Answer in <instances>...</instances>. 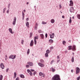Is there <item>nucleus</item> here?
Returning <instances> with one entry per match:
<instances>
[{"label":"nucleus","instance_id":"23","mask_svg":"<svg viewBox=\"0 0 80 80\" xmlns=\"http://www.w3.org/2000/svg\"><path fill=\"white\" fill-rule=\"evenodd\" d=\"M14 78H16V77H17V73L16 72L14 73Z\"/></svg>","mask_w":80,"mask_h":80},{"label":"nucleus","instance_id":"54","mask_svg":"<svg viewBox=\"0 0 80 80\" xmlns=\"http://www.w3.org/2000/svg\"><path fill=\"white\" fill-rule=\"evenodd\" d=\"M62 18H65V17L64 16H62Z\"/></svg>","mask_w":80,"mask_h":80},{"label":"nucleus","instance_id":"64","mask_svg":"<svg viewBox=\"0 0 80 80\" xmlns=\"http://www.w3.org/2000/svg\"><path fill=\"white\" fill-rule=\"evenodd\" d=\"M10 5H8V6L10 7Z\"/></svg>","mask_w":80,"mask_h":80},{"label":"nucleus","instance_id":"11","mask_svg":"<svg viewBox=\"0 0 80 80\" xmlns=\"http://www.w3.org/2000/svg\"><path fill=\"white\" fill-rule=\"evenodd\" d=\"M50 36L51 38H53L55 35H54V33H52V35L50 34Z\"/></svg>","mask_w":80,"mask_h":80},{"label":"nucleus","instance_id":"38","mask_svg":"<svg viewBox=\"0 0 80 80\" xmlns=\"http://www.w3.org/2000/svg\"><path fill=\"white\" fill-rule=\"evenodd\" d=\"M26 68H28L29 67H30V65H26Z\"/></svg>","mask_w":80,"mask_h":80},{"label":"nucleus","instance_id":"49","mask_svg":"<svg viewBox=\"0 0 80 80\" xmlns=\"http://www.w3.org/2000/svg\"><path fill=\"white\" fill-rule=\"evenodd\" d=\"M50 49H53V47H52L50 48Z\"/></svg>","mask_w":80,"mask_h":80},{"label":"nucleus","instance_id":"7","mask_svg":"<svg viewBox=\"0 0 80 80\" xmlns=\"http://www.w3.org/2000/svg\"><path fill=\"white\" fill-rule=\"evenodd\" d=\"M0 66V67L2 69H4V68H5V67L3 65V63H1Z\"/></svg>","mask_w":80,"mask_h":80},{"label":"nucleus","instance_id":"14","mask_svg":"<svg viewBox=\"0 0 80 80\" xmlns=\"http://www.w3.org/2000/svg\"><path fill=\"white\" fill-rule=\"evenodd\" d=\"M73 8L71 7L70 8V12H73Z\"/></svg>","mask_w":80,"mask_h":80},{"label":"nucleus","instance_id":"15","mask_svg":"<svg viewBox=\"0 0 80 80\" xmlns=\"http://www.w3.org/2000/svg\"><path fill=\"white\" fill-rule=\"evenodd\" d=\"M26 25L28 27V28H29V22H27L26 23Z\"/></svg>","mask_w":80,"mask_h":80},{"label":"nucleus","instance_id":"10","mask_svg":"<svg viewBox=\"0 0 80 80\" xmlns=\"http://www.w3.org/2000/svg\"><path fill=\"white\" fill-rule=\"evenodd\" d=\"M38 64L39 66L41 67H43L44 66V65H43V64H42V63H41L40 62H39L38 63Z\"/></svg>","mask_w":80,"mask_h":80},{"label":"nucleus","instance_id":"35","mask_svg":"<svg viewBox=\"0 0 80 80\" xmlns=\"http://www.w3.org/2000/svg\"><path fill=\"white\" fill-rule=\"evenodd\" d=\"M22 17H25V14L23 12H22Z\"/></svg>","mask_w":80,"mask_h":80},{"label":"nucleus","instance_id":"42","mask_svg":"<svg viewBox=\"0 0 80 80\" xmlns=\"http://www.w3.org/2000/svg\"><path fill=\"white\" fill-rule=\"evenodd\" d=\"M30 35L31 37L32 36V33H30Z\"/></svg>","mask_w":80,"mask_h":80},{"label":"nucleus","instance_id":"22","mask_svg":"<svg viewBox=\"0 0 80 80\" xmlns=\"http://www.w3.org/2000/svg\"><path fill=\"white\" fill-rule=\"evenodd\" d=\"M41 37V38H44V36L43 35V34H41L40 35Z\"/></svg>","mask_w":80,"mask_h":80},{"label":"nucleus","instance_id":"40","mask_svg":"<svg viewBox=\"0 0 80 80\" xmlns=\"http://www.w3.org/2000/svg\"><path fill=\"white\" fill-rule=\"evenodd\" d=\"M6 9V8H4V9H3V13H5Z\"/></svg>","mask_w":80,"mask_h":80},{"label":"nucleus","instance_id":"33","mask_svg":"<svg viewBox=\"0 0 80 80\" xmlns=\"http://www.w3.org/2000/svg\"><path fill=\"white\" fill-rule=\"evenodd\" d=\"M40 62H41V63H43V62H44V61H43V59H41L40 60Z\"/></svg>","mask_w":80,"mask_h":80},{"label":"nucleus","instance_id":"62","mask_svg":"<svg viewBox=\"0 0 80 80\" xmlns=\"http://www.w3.org/2000/svg\"><path fill=\"white\" fill-rule=\"evenodd\" d=\"M29 3L28 2H27V5H28V4Z\"/></svg>","mask_w":80,"mask_h":80},{"label":"nucleus","instance_id":"48","mask_svg":"<svg viewBox=\"0 0 80 80\" xmlns=\"http://www.w3.org/2000/svg\"><path fill=\"white\" fill-rule=\"evenodd\" d=\"M57 58L58 59H59V58H60V57L59 56H57Z\"/></svg>","mask_w":80,"mask_h":80},{"label":"nucleus","instance_id":"52","mask_svg":"<svg viewBox=\"0 0 80 80\" xmlns=\"http://www.w3.org/2000/svg\"><path fill=\"white\" fill-rule=\"evenodd\" d=\"M28 20H29L28 18H27L26 19V20H27V21H28Z\"/></svg>","mask_w":80,"mask_h":80},{"label":"nucleus","instance_id":"59","mask_svg":"<svg viewBox=\"0 0 80 80\" xmlns=\"http://www.w3.org/2000/svg\"><path fill=\"white\" fill-rule=\"evenodd\" d=\"M6 58H7V55H6Z\"/></svg>","mask_w":80,"mask_h":80},{"label":"nucleus","instance_id":"4","mask_svg":"<svg viewBox=\"0 0 80 80\" xmlns=\"http://www.w3.org/2000/svg\"><path fill=\"white\" fill-rule=\"evenodd\" d=\"M39 75L41 77H45V75L43 73L40 72L39 73Z\"/></svg>","mask_w":80,"mask_h":80},{"label":"nucleus","instance_id":"37","mask_svg":"<svg viewBox=\"0 0 80 80\" xmlns=\"http://www.w3.org/2000/svg\"><path fill=\"white\" fill-rule=\"evenodd\" d=\"M80 76H79L78 77H77V80H80Z\"/></svg>","mask_w":80,"mask_h":80},{"label":"nucleus","instance_id":"45","mask_svg":"<svg viewBox=\"0 0 80 80\" xmlns=\"http://www.w3.org/2000/svg\"><path fill=\"white\" fill-rule=\"evenodd\" d=\"M59 7L60 8H62V5H61V4H59Z\"/></svg>","mask_w":80,"mask_h":80},{"label":"nucleus","instance_id":"9","mask_svg":"<svg viewBox=\"0 0 80 80\" xmlns=\"http://www.w3.org/2000/svg\"><path fill=\"white\" fill-rule=\"evenodd\" d=\"M70 4H69V6H70L71 7H73V1L72 0H71L70 1Z\"/></svg>","mask_w":80,"mask_h":80},{"label":"nucleus","instance_id":"57","mask_svg":"<svg viewBox=\"0 0 80 80\" xmlns=\"http://www.w3.org/2000/svg\"><path fill=\"white\" fill-rule=\"evenodd\" d=\"M69 42H71V40H70L69 41H68Z\"/></svg>","mask_w":80,"mask_h":80},{"label":"nucleus","instance_id":"46","mask_svg":"<svg viewBox=\"0 0 80 80\" xmlns=\"http://www.w3.org/2000/svg\"><path fill=\"white\" fill-rule=\"evenodd\" d=\"M37 26H35V30H37Z\"/></svg>","mask_w":80,"mask_h":80},{"label":"nucleus","instance_id":"31","mask_svg":"<svg viewBox=\"0 0 80 80\" xmlns=\"http://www.w3.org/2000/svg\"><path fill=\"white\" fill-rule=\"evenodd\" d=\"M55 62V60H52V61H51V65H52L53 64V62Z\"/></svg>","mask_w":80,"mask_h":80},{"label":"nucleus","instance_id":"18","mask_svg":"<svg viewBox=\"0 0 80 80\" xmlns=\"http://www.w3.org/2000/svg\"><path fill=\"white\" fill-rule=\"evenodd\" d=\"M20 77L21 78H25V76L23 74H21L20 75Z\"/></svg>","mask_w":80,"mask_h":80},{"label":"nucleus","instance_id":"13","mask_svg":"<svg viewBox=\"0 0 80 80\" xmlns=\"http://www.w3.org/2000/svg\"><path fill=\"white\" fill-rule=\"evenodd\" d=\"M33 40H32L31 43H30V46H31V47H32V46H33Z\"/></svg>","mask_w":80,"mask_h":80},{"label":"nucleus","instance_id":"19","mask_svg":"<svg viewBox=\"0 0 80 80\" xmlns=\"http://www.w3.org/2000/svg\"><path fill=\"white\" fill-rule=\"evenodd\" d=\"M51 22L52 23H53L55 22V20L53 19H51Z\"/></svg>","mask_w":80,"mask_h":80},{"label":"nucleus","instance_id":"30","mask_svg":"<svg viewBox=\"0 0 80 80\" xmlns=\"http://www.w3.org/2000/svg\"><path fill=\"white\" fill-rule=\"evenodd\" d=\"M49 42H50V43H53V40H52V39L49 40Z\"/></svg>","mask_w":80,"mask_h":80},{"label":"nucleus","instance_id":"41","mask_svg":"<svg viewBox=\"0 0 80 80\" xmlns=\"http://www.w3.org/2000/svg\"><path fill=\"white\" fill-rule=\"evenodd\" d=\"M34 42H35L34 44L35 45H36V44H37V41L36 40H34Z\"/></svg>","mask_w":80,"mask_h":80},{"label":"nucleus","instance_id":"25","mask_svg":"<svg viewBox=\"0 0 80 80\" xmlns=\"http://www.w3.org/2000/svg\"><path fill=\"white\" fill-rule=\"evenodd\" d=\"M77 17L78 19H80V15L79 14H78L77 15Z\"/></svg>","mask_w":80,"mask_h":80},{"label":"nucleus","instance_id":"47","mask_svg":"<svg viewBox=\"0 0 80 80\" xmlns=\"http://www.w3.org/2000/svg\"><path fill=\"white\" fill-rule=\"evenodd\" d=\"M7 13H9V10H8L7 11Z\"/></svg>","mask_w":80,"mask_h":80},{"label":"nucleus","instance_id":"27","mask_svg":"<svg viewBox=\"0 0 80 80\" xmlns=\"http://www.w3.org/2000/svg\"><path fill=\"white\" fill-rule=\"evenodd\" d=\"M62 44L63 45H65V44H66V42L65 41H62Z\"/></svg>","mask_w":80,"mask_h":80},{"label":"nucleus","instance_id":"32","mask_svg":"<svg viewBox=\"0 0 80 80\" xmlns=\"http://www.w3.org/2000/svg\"><path fill=\"white\" fill-rule=\"evenodd\" d=\"M29 53H30V49H28V50L27 51V53L28 54H29Z\"/></svg>","mask_w":80,"mask_h":80},{"label":"nucleus","instance_id":"51","mask_svg":"<svg viewBox=\"0 0 80 80\" xmlns=\"http://www.w3.org/2000/svg\"><path fill=\"white\" fill-rule=\"evenodd\" d=\"M31 71H32V72H34V70H33V69H31Z\"/></svg>","mask_w":80,"mask_h":80},{"label":"nucleus","instance_id":"43","mask_svg":"<svg viewBox=\"0 0 80 80\" xmlns=\"http://www.w3.org/2000/svg\"><path fill=\"white\" fill-rule=\"evenodd\" d=\"M19 80V78L18 77L16 79V80Z\"/></svg>","mask_w":80,"mask_h":80},{"label":"nucleus","instance_id":"26","mask_svg":"<svg viewBox=\"0 0 80 80\" xmlns=\"http://www.w3.org/2000/svg\"><path fill=\"white\" fill-rule=\"evenodd\" d=\"M3 79V76L1 75L0 76V80H2Z\"/></svg>","mask_w":80,"mask_h":80},{"label":"nucleus","instance_id":"55","mask_svg":"<svg viewBox=\"0 0 80 80\" xmlns=\"http://www.w3.org/2000/svg\"><path fill=\"white\" fill-rule=\"evenodd\" d=\"M1 52H2V49L0 48V53H1Z\"/></svg>","mask_w":80,"mask_h":80},{"label":"nucleus","instance_id":"5","mask_svg":"<svg viewBox=\"0 0 80 80\" xmlns=\"http://www.w3.org/2000/svg\"><path fill=\"white\" fill-rule=\"evenodd\" d=\"M28 64L29 65L30 67H32L33 65V63L32 62H28Z\"/></svg>","mask_w":80,"mask_h":80},{"label":"nucleus","instance_id":"34","mask_svg":"<svg viewBox=\"0 0 80 80\" xmlns=\"http://www.w3.org/2000/svg\"><path fill=\"white\" fill-rule=\"evenodd\" d=\"M24 42V40H23V39L22 40H21V44H22V45H23V42Z\"/></svg>","mask_w":80,"mask_h":80},{"label":"nucleus","instance_id":"44","mask_svg":"<svg viewBox=\"0 0 80 80\" xmlns=\"http://www.w3.org/2000/svg\"><path fill=\"white\" fill-rule=\"evenodd\" d=\"M8 70H9V68H8L6 69V72H8Z\"/></svg>","mask_w":80,"mask_h":80},{"label":"nucleus","instance_id":"17","mask_svg":"<svg viewBox=\"0 0 80 80\" xmlns=\"http://www.w3.org/2000/svg\"><path fill=\"white\" fill-rule=\"evenodd\" d=\"M68 50H72V46H68Z\"/></svg>","mask_w":80,"mask_h":80},{"label":"nucleus","instance_id":"56","mask_svg":"<svg viewBox=\"0 0 80 80\" xmlns=\"http://www.w3.org/2000/svg\"><path fill=\"white\" fill-rule=\"evenodd\" d=\"M35 74H36V72H34L33 73V75H35Z\"/></svg>","mask_w":80,"mask_h":80},{"label":"nucleus","instance_id":"8","mask_svg":"<svg viewBox=\"0 0 80 80\" xmlns=\"http://www.w3.org/2000/svg\"><path fill=\"white\" fill-rule=\"evenodd\" d=\"M76 74L80 72V68L78 67L76 68Z\"/></svg>","mask_w":80,"mask_h":80},{"label":"nucleus","instance_id":"20","mask_svg":"<svg viewBox=\"0 0 80 80\" xmlns=\"http://www.w3.org/2000/svg\"><path fill=\"white\" fill-rule=\"evenodd\" d=\"M69 23H72V17H70V19L69 20Z\"/></svg>","mask_w":80,"mask_h":80},{"label":"nucleus","instance_id":"36","mask_svg":"<svg viewBox=\"0 0 80 80\" xmlns=\"http://www.w3.org/2000/svg\"><path fill=\"white\" fill-rule=\"evenodd\" d=\"M48 54L47 53H46L45 54V56L46 57H48Z\"/></svg>","mask_w":80,"mask_h":80},{"label":"nucleus","instance_id":"1","mask_svg":"<svg viewBox=\"0 0 80 80\" xmlns=\"http://www.w3.org/2000/svg\"><path fill=\"white\" fill-rule=\"evenodd\" d=\"M52 80H60V76L56 74L52 78Z\"/></svg>","mask_w":80,"mask_h":80},{"label":"nucleus","instance_id":"16","mask_svg":"<svg viewBox=\"0 0 80 80\" xmlns=\"http://www.w3.org/2000/svg\"><path fill=\"white\" fill-rule=\"evenodd\" d=\"M76 47L75 46H73L72 48V50H76V48H75Z\"/></svg>","mask_w":80,"mask_h":80},{"label":"nucleus","instance_id":"63","mask_svg":"<svg viewBox=\"0 0 80 80\" xmlns=\"http://www.w3.org/2000/svg\"><path fill=\"white\" fill-rule=\"evenodd\" d=\"M72 18L73 19H74V17H72Z\"/></svg>","mask_w":80,"mask_h":80},{"label":"nucleus","instance_id":"28","mask_svg":"<svg viewBox=\"0 0 80 80\" xmlns=\"http://www.w3.org/2000/svg\"><path fill=\"white\" fill-rule=\"evenodd\" d=\"M46 53H47L48 54L50 53V50H47L46 51Z\"/></svg>","mask_w":80,"mask_h":80},{"label":"nucleus","instance_id":"53","mask_svg":"<svg viewBox=\"0 0 80 80\" xmlns=\"http://www.w3.org/2000/svg\"><path fill=\"white\" fill-rule=\"evenodd\" d=\"M71 72H72V73H73V70L72 69L71 70Z\"/></svg>","mask_w":80,"mask_h":80},{"label":"nucleus","instance_id":"3","mask_svg":"<svg viewBox=\"0 0 80 80\" xmlns=\"http://www.w3.org/2000/svg\"><path fill=\"white\" fill-rule=\"evenodd\" d=\"M15 57H16V55L14 56L12 55L9 57V58H12V59H15Z\"/></svg>","mask_w":80,"mask_h":80},{"label":"nucleus","instance_id":"29","mask_svg":"<svg viewBox=\"0 0 80 80\" xmlns=\"http://www.w3.org/2000/svg\"><path fill=\"white\" fill-rule=\"evenodd\" d=\"M42 24H43V25H45V24H47V22H44V21H42Z\"/></svg>","mask_w":80,"mask_h":80},{"label":"nucleus","instance_id":"61","mask_svg":"<svg viewBox=\"0 0 80 80\" xmlns=\"http://www.w3.org/2000/svg\"><path fill=\"white\" fill-rule=\"evenodd\" d=\"M5 59V60H7V58H6Z\"/></svg>","mask_w":80,"mask_h":80},{"label":"nucleus","instance_id":"60","mask_svg":"<svg viewBox=\"0 0 80 80\" xmlns=\"http://www.w3.org/2000/svg\"><path fill=\"white\" fill-rule=\"evenodd\" d=\"M24 17H22V20H23L24 19Z\"/></svg>","mask_w":80,"mask_h":80},{"label":"nucleus","instance_id":"58","mask_svg":"<svg viewBox=\"0 0 80 80\" xmlns=\"http://www.w3.org/2000/svg\"><path fill=\"white\" fill-rule=\"evenodd\" d=\"M23 11H24V12H25L26 10H24Z\"/></svg>","mask_w":80,"mask_h":80},{"label":"nucleus","instance_id":"2","mask_svg":"<svg viewBox=\"0 0 80 80\" xmlns=\"http://www.w3.org/2000/svg\"><path fill=\"white\" fill-rule=\"evenodd\" d=\"M17 20V18L16 17H14L13 21L12 22L13 25H15L16 23V21Z\"/></svg>","mask_w":80,"mask_h":80},{"label":"nucleus","instance_id":"21","mask_svg":"<svg viewBox=\"0 0 80 80\" xmlns=\"http://www.w3.org/2000/svg\"><path fill=\"white\" fill-rule=\"evenodd\" d=\"M71 61H72V62H74V57H73V56L72 58Z\"/></svg>","mask_w":80,"mask_h":80},{"label":"nucleus","instance_id":"24","mask_svg":"<svg viewBox=\"0 0 80 80\" xmlns=\"http://www.w3.org/2000/svg\"><path fill=\"white\" fill-rule=\"evenodd\" d=\"M36 39H37V40H38V36H36V37H34V40H36Z\"/></svg>","mask_w":80,"mask_h":80},{"label":"nucleus","instance_id":"50","mask_svg":"<svg viewBox=\"0 0 80 80\" xmlns=\"http://www.w3.org/2000/svg\"><path fill=\"white\" fill-rule=\"evenodd\" d=\"M45 37H46V38H47V34H46Z\"/></svg>","mask_w":80,"mask_h":80},{"label":"nucleus","instance_id":"12","mask_svg":"<svg viewBox=\"0 0 80 80\" xmlns=\"http://www.w3.org/2000/svg\"><path fill=\"white\" fill-rule=\"evenodd\" d=\"M8 30L10 33H12V34H13V32H12V28H9Z\"/></svg>","mask_w":80,"mask_h":80},{"label":"nucleus","instance_id":"39","mask_svg":"<svg viewBox=\"0 0 80 80\" xmlns=\"http://www.w3.org/2000/svg\"><path fill=\"white\" fill-rule=\"evenodd\" d=\"M52 72H55V69H54V68H52Z\"/></svg>","mask_w":80,"mask_h":80},{"label":"nucleus","instance_id":"6","mask_svg":"<svg viewBox=\"0 0 80 80\" xmlns=\"http://www.w3.org/2000/svg\"><path fill=\"white\" fill-rule=\"evenodd\" d=\"M27 71L28 73H29L30 76H32V75H33V73H32V72L31 71H30V69H28L27 70Z\"/></svg>","mask_w":80,"mask_h":80}]
</instances>
